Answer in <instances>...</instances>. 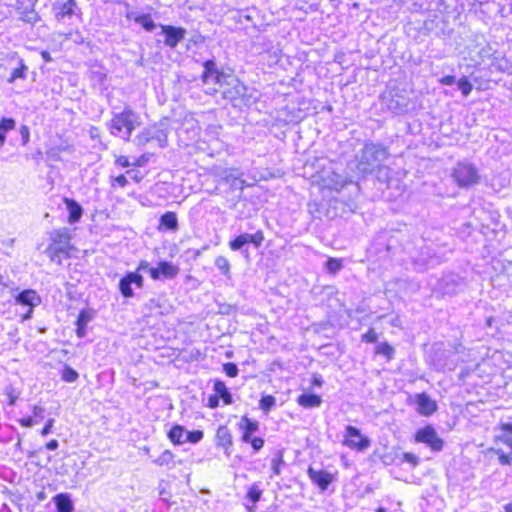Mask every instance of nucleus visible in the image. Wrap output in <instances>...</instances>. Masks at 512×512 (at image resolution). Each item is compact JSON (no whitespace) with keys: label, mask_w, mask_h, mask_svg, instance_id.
Segmentation results:
<instances>
[{"label":"nucleus","mask_w":512,"mask_h":512,"mask_svg":"<svg viewBox=\"0 0 512 512\" xmlns=\"http://www.w3.org/2000/svg\"><path fill=\"white\" fill-rule=\"evenodd\" d=\"M170 133V126L168 119H163L154 125L144 128L138 133L133 143L138 148H144L149 144H155L159 148H165L168 145V135Z\"/></svg>","instance_id":"1"},{"label":"nucleus","mask_w":512,"mask_h":512,"mask_svg":"<svg viewBox=\"0 0 512 512\" xmlns=\"http://www.w3.org/2000/svg\"><path fill=\"white\" fill-rule=\"evenodd\" d=\"M50 244L46 249V254L51 261L58 264L62 263L63 258L70 257L72 235L68 228L62 227L49 233Z\"/></svg>","instance_id":"2"},{"label":"nucleus","mask_w":512,"mask_h":512,"mask_svg":"<svg viewBox=\"0 0 512 512\" xmlns=\"http://www.w3.org/2000/svg\"><path fill=\"white\" fill-rule=\"evenodd\" d=\"M380 106L393 115L406 114L412 106L408 91L405 88L392 87L380 96Z\"/></svg>","instance_id":"3"},{"label":"nucleus","mask_w":512,"mask_h":512,"mask_svg":"<svg viewBox=\"0 0 512 512\" xmlns=\"http://www.w3.org/2000/svg\"><path fill=\"white\" fill-rule=\"evenodd\" d=\"M389 153L381 144L369 143L361 150L357 163V170L360 174L366 175L375 171L377 167L388 157Z\"/></svg>","instance_id":"4"},{"label":"nucleus","mask_w":512,"mask_h":512,"mask_svg":"<svg viewBox=\"0 0 512 512\" xmlns=\"http://www.w3.org/2000/svg\"><path fill=\"white\" fill-rule=\"evenodd\" d=\"M137 120L138 115L130 108H125L122 112L114 114L107 126L112 135L129 141L137 125Z\"/></svg>","instance_id":"5"},{"label":"nucleus","mask_w":512,"mask_h":512,"mask_svg":"<svg viewBox=\"0 0 512 512\" xmlns=\"http://www.w3.org/2000/svg\"><path fill=\"white\" fill-rule=\"evenodd\" d=\"M452 179L459 188H470L480 183L478 168L471 162L460 161L452 170Z\"/></svg>","instance_id":"6"},{"label":"nucleus","mask_w":512,"mask_h":512,"mask_svg":"<svg viewBox=\"0 0 512 512\" xmlns=\"http://www.w3.org/2000/svg\"><path fill=\"white\" fill-rule=\"evenodd\" d=\"M204 71L201 79L204 84H214L218 88H223L228 80V76L232 74H226L217 68L214 60H207L203 63Z\"/></svg>","instance_id":"7"},{"label":"nucleus","mask_w":512,"mask_h":512,"mask_svg":"<svg viewBox=\"0 0 512 512\" xmlns=\"http://www.w3.org/2000/svg\"><path fill=\"white\" fill-rule=\"evenodd\" d=\"M264 241V233L262 230L256 231L254 234L244 233L237 236L229 242V247L233 251H241L243 255L248 257V249L244 248L247 244H253L254 247L259 248Z\"/></svg>","instance_id":"8"},{"label":"nucleus","mask_w":512,"mask_h":512,"mask_svg":"<svg viewBox=\"0 0 512 512\" xmlns=\"http://www.w3.org/2000/svg\"><path fill=\"white\" fill-rule=\"evenodd\" d=\"M415 441L426 444L434 452H439L444 447V441L438 436L435 428L431 425L419 429L415 434Z\"/></svg>","instance_id":"9"},{"label":"nucleus","mask_w":512,"mask_h":512,"mask_svg":"<svg viewBox=\"0 0 512 512\" xmlns=\"http://www.w3.org/2000/svg\"><path fill=\"white\" fill-rule=\"evenodd\" d=\"M370 444V439L366 436H363L358 428L351 425L346 426L343 445L351 449L364 451L370 446Z\"/></svg>","instance_id":"10"},{"label":"nucleus","mask_w":512,"mask_h":512,"mask_svg":"<svg viewBox=\"0 0 512 512\" xmlns=\"http://www.w3.org/2000/svg\"><path fill=\"white\" fill-rule=\"evenodd\" d=\"M132 285H135L137 288H143L144 278L140 273L128 272L120 279L118 288L124 298H132L134 296Z\"/></svg>","instance_id":"11"},{"label":"nucleus","mask_w":512,"mask_h":512,"mask_svg":"<svg viewBox=\"0 0 512 512\" xmlns=\"http://www.w3.org/2000/svg\"><path fill=\"white\" fill-rule=\"evenodd\" d=\"M180 268L169 261H160L157 266L149 269L150 277L157 280H171L179 274Z\"/></svg>","instance_id":"12"},{"label":"nucleus","mask_w":512,"mask_h":512,"mask_svg":"<svg viewBox=\"0 0 512 512\" xmlns=\"http://www.w3.org/2000/svg\"><path fill=\"white\" fill-rule=\"evenodd\" d=\"M430 359L437 371H443L445 369L454 370L456 367V362L451 360V351L440 346L433 350Z\"/></svg>","instance_id":"13"},{"label":"nucleus","mask_w":512,"mask_h":512,"mask_svg":"<svg viewBox=\"0 0 512 512\" xmlns=\"http://www.w3.org/2000/svg\"><path fill=\"white\" fill-rule=\"evenodd\" d=\"M79 10L75 0H56L52 4V12L58 22L71 18Z\"/></svg>","instance_id":"14"},{"label":"nucleus","mask_w":512,"mask_h":512,"mask_svg":"<svg viewBox=\"0 0 512 512\" xmlns=\"http://www.w3.org/2000/svg\"><path fill=\"white\" fill-rule=\"evenodd\" d=\"M442 262V257L436 255L430 247H423L420 249L419 254L414 259V264L418 270H424L434 267Z\"/></svg>","instance_id":"15"},{"label":"nucleus","mask_w":512,"mask_h":512,"mask_svg":"<svg viewBox=\"0 0 512 512\" xmlns=\"http://www.w3.org/2000/svg\"><path fill=\"white\" fill-rule=\"evenodd\" d=\"M222 89L223 97L229 100H236L243 97L247 90L246 86L233 75L228 76V80Z\"/></svg>","instance_id":"16"},{"label":"nucleus","mask_w":512,"mask_h":512,"mask_svg":"<svg viewBox=\"0 0 512 512\" xmlns=\"http://www.w3.org/2000/svg\"><path fill=\"white\" fill-rule=\"evenodd\" d=\"M162 34L165 36L164 43L170 48H175L181 42L187 33L186 29L182 27H175L172 25H160Z\"/></svg>","instance_id":"17"},{"label":"nucleus","mask_w":512,"mask_h":512,"mask_svg":"<svg viewBox=\"0 0 512 512\" xmlns=\"http://www.w3.org/2000/svg\"><path fill=\"white\" fill-rule=\"evenodd\" d=\"M310 480L319 487L320 490L325 491L333 482L334 476L325 470H316L310 466L307 470Z\"/></svg>","instance_id":"18"},{"label":"nucleus","mask_w":512,"mask_h":512,"mask_svg":"<svg viewBox=\"0 0 512 512\" xmlns=\"http://www.w3.org/2000/svg\"><path fill=\"white\" fill-rule=\"evenodd\" d=\"M27 2L26 6H23L24 2H21L20 5L17 7V12L19 14V19L29 23V24H36L38 21H40L39 14L35 11L34 5L35 0H25Z\"/></svg>","instance_id":"19"},{"label":"nucleus","mask_w":512,"mask_h":512,"mask_svg":"<svg viewBox=\"0 0 512 512\" xmlns=\"http://www.w3.org/2000/svg\"><path fill=\"white\" fill-rule=\"evenodd\" d=\"M417 412L423 416H430L437 410V404L426 393L416 395Z\"/></svg>","instance_id":"20"},{"label":"nucleus","mask_w":512,"mask_h":512,"mask_svg":"<svg viewBox=\"0 0 512 512\" xmlns=\"http://www.w3.org/2000/svg\"><path fill=\"white\" fill-rule=\"evenodd\" d=\"M63 202L66 205V208L68 210V223L75 224L80 221L83 215V208L82 206L74 199L72 198H63Z\"/></svg>","instance_id":"21"},{"label":"nucleus","mask_w":512,"mask_h":512,"mask_svg":"<svg viewBox=\"0 0 512 512\" xmlns=\"http://www.w3.org/2000/svg\"><path fill=\"white\" fill-rule=\"evenodd\" d=\"M16 302L34 308L40 304L41 299L36 291L24 290L16 296Z\"/></svg>","instance_id":"22"},{"label":"nucleus","mask_w":512,"mask_h":512,"mask_svg":"<svg viewBox=\"0 0 512 512\" xmlns=\"http://www.w3.org/2000/svg\"><path fill=\"white\" fill-rule=\"evenodd\" d=\"M57 512H73L74 504L68 493H59L53 497Z\"/></svg>","instance_id":"23"},{"label":"nucleus","mask_w":512,"mask_h":512,"mask_svg":"<svg viewBox=\"0 0 512 512\" xmlns=\"http://www.w3.org/2000/svg\"><path fill=\"white\" fill-rule=\"evenodd\" d=\"M239 426L243 430L242 441L245 443L250 442L251 438H253L252 435L259 428L258 423L256 421H252L246 416L242 417Z\"/></svg>","instance_id":"24"},{"label":"nucleus","mask_w":512,"mask_h":512,"mask_svg":"<svg viewBox=\"0 0 512 512\" xmlns=\"http://www.w3.org/2000/svg\"><path fill=\"white\" fill-rule=\"evenodd\" d=\"M232 435L227 426H220L216 431V444L227 450L232 446Z\"/></svg>","instance_id":"25"},{"label":"nucleus","mask_w":512,"mask_h":512,"mask_svg":"<svg viewBox=\"0 0 512 512\" xmlns=\"http://www.w3.org/2000/svg\"><path fill=\"white\" fill-rule=\"evenodd\" d=\"M213 390L218 398L223 400L225 405L233 403L232 395L223 381L216 380L213 385Z\"/></svg>","instance_id":"26"},{"label":"nucleus","mask_w":512,"mask_h":512,"mask_svg":"<svg viewBox=\"0 0 512 512\" xmlns=\"http://www.w3.org/2000/svg\"><path fill=\"white\" fill-rule=\"evenodd\" d=\"M297 402L304 408H315L322 404V398L316 394L304 393L298 397Z\"/></svg>","instance_id":"27"},{"label":"nucleus","mask_w":512,"mask_h":512,"mask_svg":"<svg viewBox=\"0 0 512 512\" xmlns=\"http://www.w3.org/2000/svg\"><path fill=\"white\" fill-rule=\"evenodd\" d=\"M127 18L133 19L137 24L141 25L148 32H151L156 28V24L150 14L134 16L133 13H128Z\"/></svg>","instance_id":"28"},{"label":"nucleus","mask_w":512,"mask_h":512,"mask_svg":"<svg viewBox=\"0 0 512 512\" xmlns=\"http://www.w3.org/2000/svg\"><path fill=\"white\" fill-rule=\"evenodd\" d=\"M168 438L174 444H183L186 442V429L181 425H174L168 432Z\"/></svg>","instance_id":"29"},{"label":"nucleus","mask_w":512,"mask_h":512,"mask_svg":"<svg viewBox=\"0 0 512 512\" xmlns=\"http://www.w3.org/2000/svg\"><path fill=\"white\" fill-rule=\"evenodd\" d=\"M160 227L167 230L176 231L178 229V219L175 212L168 211L160 217Z\"/></svg>","instance_id":"30"},{"label":"nucleus","mask_w":512,"mask_h":512,"mask_svg":"<svg viewBox=\"0 0 512 512\" xmlns=\"http://www.w3.org/2000/svg\"><path fill=\"white\" fill-rule=\"evenodd\" d=\"M443 290L446 294H456L462 286V283L455 279L453 276H448L442 279Z\"/></svg>","instance_id":"31"},{"label":"nucleus","mask_w":512,"mask_h":512,"mask_svg":"<svg viewBox=\"0 0 512 512\" xmlns=\"http://www.w3.org/2000/svg\"><path fill=\"white\" fill-rule=\"evenodd\" d=\"M28 72V67L25 65L22 59L18 61V67L14 68L11 72L10 77L8 78L9 83L15 82L17 79H26Z\"/></svg>","instance_id":"32"},{"label":"nucleus","mask_w":512,"mask_h":512,"mask_svg":"<svg viewBox=\"0 0 512 512\" xmlns=\"http://www.w3.org/2000/svg\"><path fill=\"white\" fill-rule=\"evenodd\" d=\"M174 458L175 455L170 450H165L158 458L153 460V463L158 466H166L172 469L175 467Z\"/></svg>","instance_id":"33"},{"label":"nucleus","mask_w":512,"mask_h":512,"mask_svg":"<svg viewBox=\"0 0 512 512\" xmlns=\"http://www.w3.org/2000/svg\"><path fill=\"white\" fill-rule=\"evenodd\" d=\"M16 122L13 118H6L3 117L0 120V146H3L5 139H6V133L8 131H11L15 128Z\"/></svg>","instance_id":"34"},{"label":"nucleus","mask_w":512,"mask_h":512,"mask_svg":"<svg viewBox=\"0 0 512 512\" xmlns=\"http://www.w3.org/2000/svg\"><path fill=\"white\" fill-rule=\"evenodd\" d=\"M376 177L381 183H389L392 179L393 171L387 166L380 165L375 169Z\"/></svg>","instance_id":"35"},{"label":"nucleus","mask_w":512,"mask_h":512,"mask_svg":"<svg viewBox=\"0 0 512 512\" xmlns=\"http://www.w3.org/2000/svg\"><path fill=\"white\" fill-rule=\"evenodd\" d=\"M79 378L78 372L70 367L69 365H65L62 373H61V379L68 383H74Z\"/></svg>","instance_id":"36"},{"label":"nucleus","mask_w":512,"mask_h":512,"mask_svg":"<svg viewBox=\"0 0 512 512\" xmlns=\"http://www.w3.org/2000/svg\"><path fill=\"white\" fill-rule=\"evenodd\" d=\"M262 495V490L259 488L257 484H253L246 495V498L251 502L252 506L255 507L256 503L260 500Z\"/></svg>","instance_id":"37"},{"label":"nucleus","mask_w":512,"mask_h":512,"mask_svg":"<svg viewBox=\"0 0 512 512\" xmlns=\"http://www.w3.org/2000/svg\"><path fill=\"white\" fill-rule=\"evenodd\" d=\"M214 264L223 275L228 276L230 274V262L225 256H218Z\"/></svg>","instance_id":"38"},{"label":"nucleus","mask_w":512,"mask_h":512,"mask_svg":"<svg viewBox=\"0 0 512 512\" xmlns=\"http://www.w3.org/2000/svg\"><path fill=\"white\" fill-rule=\"evenodd\" d=\"M276 405V399L272 395H265L259 401V407L265 412L268 413L272 407Z\"/></svg>","instance_id":"39"},{"label":"nucleus","mask_w":512,"mask_h":512,"mask_svg":"<svg viewBox=\"0 0 512 512\" xmlns=\"http://www.w3.org/2000/svg\"><path fill=\"white\" fill-rule=\"evenodd\" d=\"M394 352V348L387 342L380 343L376 347V353L379 355L386 356L388 360L393 358Z\"/></svg>","instance_id":"40"},{"label":"nucleus","mask_w":512,"mask_h":512,"mask_svg":"<svg viewBox=\"0 0 512 512\" xmlns=\"http://www.w3.org/2000/svg\"><path fill=\"white\" fill-rule=\"evenodd\" d=\"M94 313L90 310H82L76 320V325L87 326L92 321Z\"/></svg>","instance_id":"41"},{"label":"nucleus","mask_w":512,"mask_h":512,"mask_svg":"<svg viewBox=\"0 0 512 512\" xmlns=\"http://www.w3.org/2000/svg\"><path fill=\"white\" fill-rule=\"evenodd\" d=\"M332 182H333L332 188L334 190L338 191V190H341L342 188H344L348 183H351L352 181L348 180L347 178L342 177L341 175L334 174L333 178H332Z\"/></svg>","instance_id":"42"},{"label":"nucleus","mask_w":512,"mask_h":512,"mask_svg":"<svg viewBox=\"0 0 512 512\" xmlns=\"http://www.w3.org/2000/svg\"><path fill=\"white\" fill-rule=\"evenodd\" d=\"M457 84H458L459 89L461 90V93L465 97H467L473 89L472 84L469 82V80L466 77L460 78L458 80Z\"/></svg>","instance_id":"43"},{"label":"nucleus","mask_w":512,"mask_h":512,"mask_svg":"<svg viewBox=\"0 0 512 512\" xmlns=\"http://www.w3.org/2000/svg\"><path fill=\"white\" fill-rule=\"evenodd\" d=\"M204 433L201 430L187 431L186 430V442L196 444L203 439Z\"/></svg>","instance_id":"44"},{"label":"nucleus","mask_w":512,"mask_h":512,"mask_svg":"<svg viewBox=\"0 0 512 512\" xmlns=\"http://www.w3.org/2000/svg\"><path fill=\"white\" fill-rule=\"evenodd\" d=\"M283 456L282 453H277L271 459V469L275 475L280 474V466L283 464Z\"/></svg>","instance_id":"45"},{"label":"nucleus","mask_w":512,"mask_h":512,"mask_svg":"<svg viewBox=\"0 0 512 512\" xmlns=\"http://www.w3.org/2000/svg\"><path fill=\"white\" fill-rule=\"evenodd\" d=\"M326 267L331 273H337L342 268V263L338 259L330 258L326 262Z\"/></svg>","instance_id":"46"},{"label":"nucleus","mask_w":512,"mask_h":512,"mask_svg":"<svg viewBox=\"0 0 512 512\" xmlns=\"http://www.w3.org/2000/svg\"><path fill=\"white\" fill-rule=\"evenodd\" d=\"M223 371L229 377H236L238 375V367L235 363L228 362L223 365Z\"/></svg>","instance_id":"47"},{"label":"nucleus","mask_w":512,"mask_h":512,"mask_svg":"<svg viewBox=\"0 0 512 512\" xmlns=\"http://www.w3.org/2000/svg\"><path fill=\"white\" fill-rule=\"evenodd\" d=\"M401 461L411 464L412 467H416L419 464V458L410 452L403 453Z\"/></svg>","instance_id":"48"},{"label":"nucleus","mask_w":512,"mask_h":512,"mask_svg":"<svg viewBox=\"0 0 512 512\" xmlns=\"http://www.w3.org/2000/svg\"><path fill=\"white\" fill-rule=\"evenodd\" d=\"M378 340V335L373 328H370L362 335V341L366 343H375Z\"/></svg>","instance_id":"49"},{"label":"nucleus","mask_w":512,"mask_h":512,"mask_svg":"<svg viewBox=\"0 0 512 512\" xmlns=\"http://www.w3.org/2000/svg\"><path fill=\"white\" fill-rule=\"evenodd\" d=\"M496 453L499 456V462L502 465H510L512 463V457L505 454L502 450H497Z\"/></svg>","instance_id":"50"},{"label":"nucleus","mask_w":512,"mask_h":512,"mask_svg":"<svg viewBox=\"0 0 512 512\" xmlns=\"http://www.w3.org/2000/svg\"><path fill=\"white\" fill-rule=\"evenodd\" d=\"M249 443H251L253 450L257 452L263 447L264 440L260 437H254V438H251Z\"/></svg>","instance_id":"51"},{"label":"nucleus","mask_w":512,"mask_h":512,"mask_svg":"<svg viewBox=\"0 0 512 512\" xmlns=\"http://www.w3.org/2000/svg\"><path fill=\"white\" fill-rule=\"evenodd\" d=\"M54 422L55 421L53 418H50L47 420L46 424L44 425V427L42 428V430L40 432L42 436H47L48 434L51 433Z\"/></svg>","instance_id":"52"},{"label":"nucleus","mask_w":512,"mask_h":512,"mask_svg":"<svg viewBox=\"0 0 512 512\" xmlns=\"http://www.w3.org/2000/svg\"><path fill=\"white\" fill-rule=\"evenodd\" d=\"M19 423L23 427L30 428V427L34 426L37 422L34 420L33 417H27V418L20 419Z\"/></svg>","instance_id":"53"},{"label":"nucleus","mask_w":512,"mask_h":512,"mask_svg":"<svg viewBox=\"0 0 512 512\" xmlns=\"http://www.w3.org/2000/svg\"><path fill=\"white\" fill-rule=\"evenodd\" d=\"M116 164H118L119 166H121L123 168H126V167H129V166L133 165V163H131L129 161L128 157H126V156H119L116 159Z\"/></svg>","instance_id":"54"},{"label":"nucleus","mask_w":512,"mask_h":512,"mask_svg":"<svg viewBox=\"0 0 512 512\" xmlns=\"http://www.w3.org/2000/svg\"><path fill=\"white\" fill-rule=\"evenodd\" d=\"M439 82L442 85L451 86L456 82V78L453 75H447L445 77H442Z\"/></svg>","instance_id":"55"},{"label":"nucleus","mask_w":512,"mask_h":512,"mask_svg":"<svg viewBox=\"0 0 512 512\" xmlns=\"http://www.w3.org/2000/svg\"><path fill=\"white\" fill-rule=\"evenodd\" d=\"M20 134H21V137H22V141H23V144H27L28 141H29V137H30V132H29V129L27 126H22L20 128Z\"/></svg>","instance_id":"56"},{"label":"nucleus","mask_w":512,"mask_h":512,"mask_svg":"<svg viewBox=\"0 0 512 512\" xmlns=\"http://www.w3.org/2000/svg\"><path fill=\"white\" fill-rule=\"evenodd\" d=\"M207 406L211 409L217 408L219 406V398L216 394L211 395L208 398V404Z\"/></svg>","instance_id":"57"},{"label":"nucleus","mask_w":512,"mask_h":512,"mask_svg":"<svg viewBox=\"0 0 512 512\" xmlns=\"http://www.w3.org/2000/svg\"><path fill=\"white\" fill-rule=\"evenodd\" d=\"M114 181L117 185H119L120 187H125L127 184H128V180L126 178L125 175L121 174L117 177L114 178Z\"/></svg>","instance_id":"58"},{"label":"nucleus","mask_w":512,"mask_h":512,"mask_svg":"<svg viewBox=\"0 0 512 512\" xmlns=\"http://www.w3.org/2000/svg\"><path fill=\"white\" fill-rule=\"evenodd\" d=\"M149 263L145 260L139 262L137 270L135 272L139 273L140 271H147L149 273V269H151Z\"/></svg>","instance_id":"59"},{"label":"nucleus","mask_w":512,"mask_h":512,"mask_svg":"<svg viewBox=\"0 0 512 512\" xmlns=\"http://www.w3.org/2000/svg\"><path fill=\"white\" fill-rule=\"evenodd\" d=\"M149 160V157L147 155H142L138 157L135 162H133L134 166H143L145 165Z\"/></svg>","instance_id":"60"},{"label":"nucleus","mask_w":512,"mask_h":512,"mask_svg":"<svg viewBox=\"0 0 512 512\" xmlns=\"http://www.w3.org/2000/svg\"><path fill=\"white\" fill-rule=\"evenodd\" d=\"M77 328H76V335L79 337V338H84L87 334V326H81V325H76Z\"/></svg>","instance_id":"61"},{"label":"nucleus","mask_w":512,"mask_h":512,"mask_svg":"<svg viewBox=\"0 0 512 512\" xmlns=\"http://www.w3.org/2000/svg\"><path fill=\"white\" fill-rule=\"evenodd\" d=\"M46 449L48 450H56L59 447V442L56 439H52L45 445Z\"/></svg>","instance_id":"62"},{"label":"nucleus","mask_w":512,"mask_h":512,"mask_svg":"<svg viewBox=\"0 0 512 512\" xmlns=\"http://www.w3.org/2000/svg\"><path fill=\"white\" fill-rule=\"evenodd\" d=\"M499 429L505 433L512 434V423H501Z\"/></svg>","instance_id":"63"},{"label":"nucleus","mask_w":512,"mask_h":512,"mask_svg":"<svg viewBox=\"0 0 512 512\" xmlns=\"http://www.w3.org/2000/svg\"><path fill=\"white\" fill-rule=\"evenodd\" d=\"M323 384V379L320 375H314L312 379V385L321 387Z\"/></svg>","instance_id":"64"}]
</instances>
